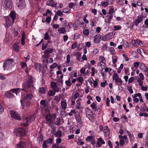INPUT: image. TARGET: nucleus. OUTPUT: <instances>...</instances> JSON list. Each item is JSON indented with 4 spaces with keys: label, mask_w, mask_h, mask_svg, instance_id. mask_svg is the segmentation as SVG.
Listing matches in <instances>:
<instances>
[{
    "label": "nucleus",
    "mask_w": 148,
    "mask_h": 148,
    "mask_svg": "<svg viewBox=\"0 0 148 148\" xmlns=\"http://www.w3.org/2000/svg\"><path fill=\"white\" fill-rule=\"evenodd\" d=\"M93 137L92 136H89L87 137L86 139V140L88 142L90 141L92 139Z\"/></svg>",
    "instance_id": "obj_52"
},
{
    "label": "nucleus",
    "mask_w": 148,
    "mask_h": 148,
    "mask_svg": "<svg viewBox=\"0 0 148 148\" xmlns=\"http://www.w3.org/2000/svg\"><path fill=\"white\" fill-rule=\"evenodd\" d=\"M48 94L50 96H53L55 95V92L52 90H50L48 92Z\"/></svg>",
    "instance_id": "obj_43"
},
{
    "label": "nucleus",
    "mask_w": 148,
    "mask_h": 148,
    "mask_svg": "<svg viewBox=\"0 0 148 148\" xmlns=\"http://www.w3.org/2000/svg\"><path fill=\"white\" fill-rule=\"evenodd\" d=\"M108 4V3L107 2H101V5L103 7H106Z\"/></svg>",
    "instance_id": "obj_47"
},
{
    "label": "nucleus",
    "mask_w": 148,
    "mask_h": 148,
    "mask_svg": "<svg viewBox=\"0 0 148 148\" xmlns=\"http://www.w3.org/2000/svg\"><path fill=\"white\" fill-rule=\"evenodd\" d=\"M143 17L142 16H138L137 17V18L136 19V20L137 21H138L140 23L142 22L143 20Z\"/></svg>",
    "instance_id": "obj_44"
},
{
    "label": "nucleus",
    "mask_w": 148,
    "mask_h": 148,
    "mask_svg": "<svg viewBox=\"0 0 148 148\" xmlns=\"http://www.w3.org/2000/svg\"><path fill=\"white\" fill-rule=\"evenodd\" d=\"M40 104L44 107H45L46 106V101L44 100H41L40 101Z\"/></svg>",
    "instance_id": "obj_36"
},
{
    "label": "nucleus",
    "mask_w": 148,
    "mask_h": 148,
    "mask_svg": "<svg viewBox=\"0 0 148 148\" xmlns=\"http://www.w3.org/2000/svg\"><path fill=\"white\" fill-rule=\"evenodd\" d=\"M80 35L79 34H78V33H75L74 34V39H78V38H79V37H80Z\"/></svg>",
    "instance_id": "obj_49"
},
{
    "label": "nucleus",
    "mask_w": 148,
    "mask_h": 148,
    "mask_svg": "<svg viewBox=\"0 0 148 148\" xmlns=\"http://www.w3.org/2000/svg\"><path fill=\"white\" fill-rule=\"evenodd\" d=\"M50 38L48 33L47 32H46L45 34L44 39L46 40H48Z\"/></svg>",
    "instance_id": "obj_40"
},
{
    "label": "nucleus",
    "mask_w": 148,
    "mask_h": 148,
    "mask_svg": "<svg viewBox=\"0 0 148 148\" xmlns=\"http://www.w3.org/2000/svg\"><path fill=\"white\" fill-rule=\"evenodd\" d=\"M39 92L41 94H44L46 92V90L45 88L42 87L39 88L38 90Z\"/></svg>",
    "instance_id": "obj_27"
},
{
    "label": "nucleus",
    "mask_w": 148,
    "mask_h": 148,
    "mask_svg": "<svg viewBox=\"0 0 148 148\" xmlns=\"http://www.w3.org/2000/svg\"><path fill=\"white\" fill-rule=\"evenodd\" d=\"M106 17H107L108 21L110 22L113 18V16L112 15H108L106 16Z\"/></svg>",
    "instance_id": "obj_41"
},
{
    "label": "nucleus",
    "mask_w": 148,
    "mask_h": 148,
    "mask_svg": "<svg viewBox=\"0 0 148 148\" xmlns=\"http://www.w3.org/2000/svg\"><path fill=\"white\" fill-rule=\"evenodd\" d=\"M21 65L22 68L27 67L26 64L25 62H21Z\"/></svg>",
    "instance_id": "obj_55"
},
{
    "label": "nucleus",
    "mask_w": 148,
    "mask_h": 148,
    "mask_svg": "<svg viewBox=\"0 0 148 148\" xmlns=\"http://www.w3.org/2000/svg\"><path fill=\"white\" fill-rule=\"evenodd\" d=\"M57 66V64L56 63H54L50 66V68L51 69H54Z\"/></svg>",
    "instance_id": "obj_54"
},
{
    "label": "nucleus",
    "mask_w": 148,
    "mask_h": 148,
    "mask_svg": "<svg viewBox=\"0 0 148 148\" xmlns=\"http://www.w3.org/2000/svg\"><path fill=\"white\" fill-rule=\"evenodd\" d=\"M10 114L11 117L16 120H20L21 119L20 116L17 112L14 111H10Z\"/></svg>",
    "instance_id": "obj_8"
},
{
    "label": "nucleus",
    "mask_w": 148,
    "mask_h": 148,
    "mask_svg": "<svg viewBox=\"0 0 148 148\" xmlns=\"http://www.w3.org/2000/svg\"><path fill=\"white\" fill-rule=\"evenodd\" d=\"M140 69L142 71L144 72H146L148 70V68L147 66H146L144 64L141 63L140 65Z\"/></svg>",
    "instance_id": "obj_18"
},
{
    "label": "nucleus",
    "mask_w": 148,
    "mask_h": 148,
    "mask_svg": "<svg viewBox=\"0 0 148 148\" xmlns=\"http://www.w3.org/2000/svg\"><path fill=\"white\" fill-rule=\"evenodd\" d=\"M14 133L17 136L20 137L25 136L26 134L25 130L22 128L15 129L14 130Z\"/></svg>",
    "instance_id": "obj_3"
},
{
    "label": "nucleus",
    "mask_w": 148,
    "mask_h": 148,
    "mask_svg": "<svg viewBox=\"0 0 148 148\" xmlns=\"http://www.w3.org/2000/svg\"><path fill=\"white\" fill-rule=\"evenodd\" d=\"M61 123L60 119L59 118H57L55 123V124L57 125H60Z\"/></svg>",
    "instance_id": "obj_45"
},
{
    "label": "nucleus",
    "mask_w": 148,
    "mask_h": 148,
    "mask_svg": "<svg viewBox=\"0 0 148 148\" xmlns=\"http://www.w3.org/2000/svg\"><path fill=\"white\" fill-rule=\"evenodd\" d=\"M51 118L52 116L50 114H47L45 116V119L48 123H50L51 122Z\"/></svg>",
    "instance_id": "obj_25"
},
{
    "label": "nucleus",
    "mask_w": 148,
    "mask_h": 148,
    "mask_svg": "<svg viewBox=\"0 0 148 148\" xmlns=\"http://www.w3.org/2000/svg\"><path fill=\"white\" fill-rule=\"evenodd\" d=\"M47 4L48 5L52 7H56L57 4L55 3L53 0H49L47 1Z\"/></svg>",
    "instance_id": "obj_19"
},
{
    "label": "nucleus",
    "mask_w": 148,
    "mask_h": 148,
    "mask_svg": "<svg viewBox=\"0 0 148 148\" xmlns=\"http://www.w3.org/2000/svg\"><path fill=\"white\" fill-rule=\"evenodd\" d=\"M6 20V25L8 27H9L11 25V21L10 19V17L8 16L5 17Z\"/></svg>",
    "instance_id": "obj_22"
},
{
    "label": "nucleus",
    "mask_w": 148,
    "mask_h": 148,
    "mask_svg": "<svg viewBox=\"0 0 148 148\" xmlns=\"http://www.w3.org/2000/svg\"><path fill=\"white\" fill-rule=\"evenodd\" d=\"M35 118L33 117L32 116L26 118L24 120V123L23 124V126H25L28 125Z\"/></svg>",
    "instance_id": "obj_11"
},
{
    "label": "nucleus",
    "mask_w": 148,
    "mask_h": 148,
    "mask_svg": "<svg viewBox=\"0 0 148 148\" xmlns=\"http://www.w3.org/2000/svg\"><path fill=\"white\" fill-rule=\"evenodd\" d=\"M91 107L93 109H96V105L94 103H92L91 105Z\"/></svg>",
    "instance_id": "obj_58"
},
{
    "label": "nucleus",
    "mask_w": 148,
    "mask_h": 148,
    "mask_svg": "<svg viewBox=\"0 0 148 148\" xmlns=\"http://www.w3.org/2000/svg\"><path fill=\"white\" fill-rule=\"evenodd\" d=\"M132 45L135 47L139 45H141L142 42L139 40L137 39L136 40H132Z\"/></svg>",
    "instance_id": "obj_15"
},
{
    "label": "nucleus",
    "mask_w": 148,
    "mask_h": 148,
    "mask_svg": "<svg viewBox=\"0 0 148 148\" xmlns=\"http://www.w3.org/2000/svg\"><path fill=\"white\" fill-rule=\"evenodd\" d=\"M22 38L21 43L22 45H23L25 44V34L23 33L22 35Z\"/></svg>",
    "instance_id": "obj_34"
},
{
    "label": "nucleus",
    "mask_w": 148,
    "mask_h": 148,
    "mask_svg": "<svg viewBox=\"0 0 148 148\" xmlns=\"http://www.w3.org/2000/svg\"><path fill=\"white\" fill-rule=\"evenodd\" d=\"M112 79L114 80V83L116 85H117L119 86H121L123 83L121 79L119 78L116 73H114L112 75Z\"/></svg>",
    "instance_id": "obj_6"
},
{
    "label": "nucleus",
    "mask_w": 148,
    "mask_h": 148,
    "mask_svg": "<svg viewBox=\"0 0 148 148\" xmlns=\"http://www.w3.org/2000/svg\"><path fill=\"white\" fill-rule=\"evenodd\" d=\"M51 21V18L49 16L47 17L45 19L46 22L48 23H50Z\"/></svg>",
    "instance_id": "obj_62"
},
{
    "label": "nucleus",
    "mask_w": 148,
    "mask_h": 148,
    "mask_svg": "<svg viewBox=\"0 0 148 148\" xmlns=\"http://www.w3.org/2000/svg\"><path fill=\"white\" fill-rule=\"evenodd\" d=\"M107 84V81L105 80L104 82H103L101 83V87H104L106 84Z\"/></svg>",
    "instance_id": "obj_56"
},
{
    "label": "nucleus",
    "mask_w": 148,
    "mask_h": 148,
    "mask_svg": "<svg viewBox=\"0 0 148 148\" xmlns=\"http://www.w3.org/2000/svg\"><path fill=\"white\" fill-rule=\"evenodd\" d=\"M34 82V78L31 76L29 77L28 80L25 81L23 85V88L22 89V90L25 91H30L31 92L33 91V89L29 90V89H32L33 87V83Z\"/></svg>",
    "instance_id": "obj_1"
},
{
    "label": "nucleus",
    "mask_w": 148,
    "mask_h": 148,
    "mask_svg": "<svg viewBox=\"0 0 148 148\" xmlns=\"http://www.w3.org/2000/svg\"><path fill=\"white\" fill-rule=\"evenodd\" d=\"M14 50L16 52H18L20 49V47L17 44H14L13 46Z\"/></svg>",
    "instance_id": "obj_26"
},
{
    "label": "nucleus",
    "mask_w": 148,
    "mask_h": 148,
    "mask_svg": "<svg viewBox=\"0 0 148 148\" xmlns=\"http://www.w3.org/2000/svg\"><path fill=\"white\" fill-rule=\"evenodd\" d=\"M56 14H57L59 16H61L63 14V13L61 10H58L57 11Z\"/></svg>",
    "instance_id": "obj_57"
},
{
    "label": "nucleus",
    "mask_w": 148,
    "mask_h": 148,
    "mask_svg": "<svg viewBox=\"0 0 148 148\" xmlns=\"http://www.w3.org/2000/svg\"><path fill=\"white\" fill-rule=\"evenodd\" d=\"M47 143L46 141H44L42 145V147L43 148H47V146L46 144Z\"/></svg>",
    "instance_id": "obj_64"
},
{
    "label": "nucleus",
    "mask_w": 148,
    "mask_h": 148,
    "mask_svg": "<svg viewBox=\"0 0 148 148\" xmlns=\"http://www.w3.org/2000/svg\"><path fill=\"white\" fill-rule=\"evenodd\" d=\"M139 116H145V117H148V114L146 113H140L139 114Z\"/></svg>",
    "instance_id": "obj_63"
},
{
    "label": "nucleus",
    "mask_w": 148,
    "mask_h": 148,
    "mask_svg": "<svg viewBox=\"0 0 148 148\" xmlns=\"http://www.w3.org/2000/svg\"><path fill=\"white\" fill-rule=\"evenodd\" d=\"M61 105L63 110H65L66 109L67 103L66 101H62L61 102Z\"/></svg>",
    "instance_id": "obj_23"
},
{
    "label": "nucleus",
    "mask_w": 148,
    "mask_h": 148,
    "mask_svg": "<svg viewBox=\"0 0 148 148\" xmlns=\"http://www.w3.org/2000/svg\"><path fill=\"white\" fill-rule=\"evenodd\" d=\"M85 112L86 115H91L92 114V111L88 108H85Z\"/></svg>",
    "instance_id": "obj_30"
},
{
    "label": "nucleus",
    "mask_w": 148,
    "mask_h": 148,
    "mask_svg": "<svg viewBox=\"0 0 148 148\" xmlns=\"http://www.w3.org/2000/svg\"><path fill=\"white\" fill-rule=\"evenodd\" d=\"M89 30L88 29H84L83 31V34L86 36H87L89 34Z\"/></svg>",
    "instance_id": "obj_37"
},
{
    "label": "nucleus",
    "mask_w": 148,
    "mask_h": 148,
    "mask_svg": "<svg viewBox=\"0 0 148 148\" xmlns=\"http://www.w3.org/2000/svg\"><path fill=\"white\" fill-rule=\"evenodd\" d=\"M136 4L139 6L142 5V3L140 0H137L136 2Z\"/></svg>",
    "instance_id": "obj_51"
},
{
    "label": "nucleus",
    "mask_w": 148,
    "mask_h": 148,
    "mask_svg": "<svg viewBox=\"0 0 148 148\" xmlns=\"http://www.w3.org/2000/svg\"><path fill=\"white\" fill-rule=\"evenodd\" d=\"M33 95L32 94H28L23 97V100L24 101H28L31 99Z\"/></svg>",
    "instance_id": "obj_17"
},
{
    "label": "nucleus",
    "mask_w": 148,
    "mask_h": 148,
    "mask_svg": "<svg viewBox=\"0 0 148 148\" xmlns=\"http://www.w3.org/2000/svg\"><path fill=\"white\" fill-rule=\"evenodd\" d=\"M53 49L51 48H49L45 50L44 53H48L49 54L50 53H51L53 52Z\"/></svg>",
    "instance_id": "obj_33"
},
{
    "label": "nucleus",
    "mask_w": 148,
    "mask_h": 148,
    "mask_svg": "<svg viewBox=\"0 0 148 148\" xmlns=\"http://www.w3.org/2000/svg\"><path fill=\"white\" fill-rule=\"evenodd\" d=\"M20 92V89L19 88H16L13 89L9 91H8L5 92V95L8 98H13L14 97V95L11 93V92L15 93L16 95L18 92Z\"/></svg>",
    "instance_id": "obj_4"
},
{
    "label": "nucleus",
    "mask_w": 148,
    "mask_h": 148,
    "mask_svg": "<svg viewBox=\"0 0 148 148\" xmlns=\"http://www.w3.org/2000/svg\"><path fill=\"white\" fill-rule=\"evenodd\" d=\"M105 143V142L103 140L102 138L100 137L98 138L97 144L99 147H101L102 144H104Z\"/></svg>",
    "instance_id": "obj_21"
},
{
    "label": "nucleus",
    "mask_w": 148,
    "mask_h": 148,
    "mask_svg": "<svg viewBox=\"0 0 148 148\" xmlns=\"http://www.w3.org/2000/svg\"><path fill=\"white\" fill-rule=\"evenodd\" d=\"M137 81L140 86H143V81H142V80L140 79L139 78H138L137 79Z\"/></svg>",
    "instance_id": "obj_53"
},
{
    "label": "nucleus",
    "mask_w": 148,
    "mask_h": 148,
    "mask_svg": "<svg viewBox=\"0 0 148 148\" xmlns=\"http://www.w3.org/2000/svg\"><path fill=\"white\" fill-rule=\"evenodd\" d=\"M2 6L6 9H11L12 6L11 0H3L2 2Z\"/></svg>",
    "instance_id": "obj_5"
},
{
    "label": "nucleus",
    "mask_w": 148,
    "mask_h": 148,
    "mask_svg": "<svg viewBox=\"0 0 148 148\" xmlns=\"http://www.w3.org/2000/svg\"><path fill=\"white\" fill-rule=\"evenodd\" d=\"M123 64H121L120 67L118 68L117 71V72L118 73H120L121 70L123 69Z\"/></svg>",
    "instance_id": "obj_46"
},
{
    "label": "nucleus",
    "mask_w": 148,
    "mask_h": 148,
    "mask_svg": "<svg viewBox=\"0 0 148 148\" xmlns=\"http://www.w3.org/2000/svg\"><path fill=\"white\" fill-rule=\"evenodd\" d=\"M54 100L56 101L58 103L60 102V97L58 96H56L54 97Z\"/></svg>",
    "instance_id": "obj_39"
},
{
    "label": "nucleus",
    "mask_w": 148,
    "mask_h": 148,
    "mask_svg": "<svg viewBox=\"0 0 148 148\" xmlns=\"http://www.w3.org/2000/svg\"><path fill=\"white\" fill-rule=\"evenodd\" d=\"M70 11V9L69 10L68 8H64L62 10V12L64 13H68Z\"/></svg>",
    "instance_id": "obj_61"
},
{
    "label": "nucleus",
    "mask_w": 148,
    "mask_h": 148,
    "mask_svg": "<svg viewBox=\"0 0 148 148\" xmlns=\"http://www.w3.org/2000/svg\"><path fill=\"white\" fill-rule=\"evenodd\" d=\"M65 82L66 85L68 87H70L71 85L72 84L69 79L68 80L66 81Z\"/></svg>",
    "instance_id": "obj_42"
},
{
    "label": "nucleus",
    "mask_w": 148,
    "mask_h": 148,
    "mask_svg": "<svg viewBox=\"0 0 148 148\" xmlns=\"http://www.w3.org/2000/svg\"><path fill=\"white\" fill-rule=\"evenodd\" d=\"M99 60L100 62L104 64H106V60L105 58L102 56H100L99 57Z\"/></svg>",
    "instance_id": "obj_29"
},
{
    "label": "nucleus",
    "mask_w": 148,
    "mask_h": 148,
    "mask_svg": "<svg viewBox=\"0 0 148 148\" xmlns=\"http://www.w3.org/2000/svg\"><path fill=\"white\" fill-rule=\"evenodd\" d=\"M81 99H78L76 101L77 104L76 105V108L78 109H80L82 108V107L80 105V103L79 102V100H81Z\"/></svg>",
    "instance_id": "obj_28"
},
{
    "label": "nucleus",
    "mask_w": 148,
    "mask_h": 148,
    "mask_svg": "<svg viewBox=\"0 0 148 148\" xmlns=\"http://www.w3.org/2000/svg\"><path fill=\"white\" fill-rule=\"evenodd\" d=\"M24 101L23 100H21V103L22 105V108L23 109L25 108H28L29 107L30 103L29 101Z\"/></svg>",
    "instance_id": "obj_12"
},
{
    "label": "nucleus",
    "mask_w": 148,
    "mask_h": 148,
    "mask_svg": "<svg viewBox=\"0 0 148 148\" xmlns=\"http://www.w3.org/2000/svg\"><path fill=\"white\" fill-rule=\"evenodd\" d=\"M44 53L45 54L42 56V61L44 62L47 67V64L49 62L48 58L50 56V55L47 53Z\"/></svg>",
    "instance_id": "obj_9"
},
{
    "label": "nucleus",
    "mask_w": 148,
    "mask_h": 148,
    "mask_svg": "<svg viewBox=\"0 0 148 148\" xmlns=\"http://www.w3.org/2000/svg\"><path fill=\"white\" fill-rule=\"evenodd\" d=\"M127 132L128 135L131 141H133L134 140V136L133 135H132L128 131H127Z\"/></svg>",
    "instance_id": "obj_32"
},
{
    "label": "nucleus",
    "mask_w": 148,
    "mask_h": 148,
    "mask_svg": "<svg viewBox=\"0 0 148 148\" xmlns=\"http://www.w3.org/2000/svg\"><path fill=\"white\" fill-rule=\"evenodd\" d=\"M81 56V54L80 53H78L76 56V59L78 61H80V58Z\"/></svg>",
    "instance_id": "obj_50"
},
{
    "label": "nucleus",
    "mask_w": 148,
    "mask_h": 148,
    "mask_svg": "<svg viewBox=\"0 0 148 148\" xmlns=\"http://www.w3.org/2000/svg\"><path fill=\"white\" fill-rule=\"evenodd\" d=\"M79 94L78 92L76 93L73 96V98L75 99H76L79 97Z\"/></svg>",
    "instance_id": "obj_59"
},
{
    "label": "nucleus",
    "mask_w": 148,
    "mask_h": 148,
    "mask_svg": "<svg viewBox=\"0 0 148 148\" xmlns=\"http://www.w3.org/2000/svg\"><path fill=\"white\" fill-rule=\"evenodd\" d=\"M62 135V133L60 131L58 130L56 134V137H58L59 138L61 137Z\"/></svg>",
    "instance_id": "obj_38"
},
{
    "label": "nucleus",
    "mask_w": 148,
    "mask_h": 148,
    "mask_svg": "<svg viewBox=\"0 0 148 148\" xmlns=\"http://www.w3.org/2000/svg\"><path fill=\"white\" fill-rule=\"evenodd\" d=\"M75 118L77 121L79 123H80L81 121V117L79 113L78 112L76 113L75 116Z\"/></svg>",
    "instance_id": "obj_24"
},
{
    "label": "nucleus",
    "mask_w": 148,
    "mask_h": 148,
    "mask_svg": "<svg viewBox=\"0 0 148 148\" xmlns=\"http://www.w3.org/2000/svg\"><path fill=\"white\" fill-rule=\"evenodd\" d=\"M58 31L59 32L60 34L64 33L66 32L65 29L63 27L59 28Z\"/></svg>",
    "instance_id": "obj_35"
},
{
    "label": "nucleus",
    "mask_w": 148,
    "mask_h": 148,
    "mask_svg": "<svg viewBox=\"0 0 148 148\" xmlns=\"http://www.w3.org/2000/svg\"><path fill=\"white\" fill-rule=\"evenodd\" d=\"M10 17L12 19V23H13L15 19L16 18V14L15 12L12 11L10 14Z\"/></svg>",
    "instance_id": "obj_20"
},
{
    "label": "nucleus",
    "mask_w": 148,
    "mask_h": 148,
    "mask_svg": "<svg viewBox=\"0 0 148 148\" xmlns=\"http://www.w3.org/2000/svg\"><path fill=\"white\" fill-rule=\"evenodd\" d=\"M28 144L25 141H20L16 145L17 148H27L28 147Z\"/></svg>",
    "instance_id": "obj_10"
},
{
    "label": "nucleus",
    "mask_w": 148,
    "mask_h": 148,
    "mask_svg": "<svg viewBox=\"0 0 148 148\" xmlns=\"http://www.w3.org/2000/svg\"><path fill=\"white\" fill-rule=\"evenodd\" d=\"M121 28V26L115 25L114 26V30H117L120 29Z\"/></svg>",
    "instance_id": "obj_48"
},
{
    "label": "nucleus",
    "mask_w": 148,
    "mask_h": 148,
    "mask_svg": "<svg viewBox=\"0 0 148 148\" xmlns=\"http://www.w3.org/2000/svg\"><path fill=\"white\" fill-rule=\"evenodd\" d=\"M16 5L20 9H22L25 8V3L24 0H17Z\"/></svg>",
    "instance_id": "obj_7"
},
{
    "label": "nucleus",
    "mask_w": 148,
    "mask_h": 148,
    "mask_svg": "<svg viewBox=\"0 0 148 148\" xmlns=\"http://www.w3.org/2000/svg\"><path fill=\"white\" fill-rule=\"evenodd\" d=\"M101 36L100 34H98L94 36V42L95 43L99 42L100 40Z\"/></svg>",
    "instance_id": "obj_16"
},
{
    "label": "nucleus",
    "mask_w": 148,
    "mask_h": 148,
    "mask_svg": "<svg viewBox=\"0 0 148 148\" xmlns=\"http://www.w3.org/2000/svg\"><path fill=\"white\" fill-rule=\"evenodd\" d=\"M125 141L123 139H121L119 142L120 145L121 146H123L125 144Z\"/></svg>",
    "instance_id": "obj_60"
},
{
    "label": "nucleus",
    "mask_w": 148,
    "mask_h": 148,
    "mask_svg": "<svg viewBox=\"0 0 148 148\" xmlns=\"http://www.w3.org/2000/svg\"><path fill=\"white\" fill-rule=\"evenodd\" d=\"M103 132L106 134L107 135L109 133V130L108 127H104L103 128Z\"/></svg>",
    "instance_id": "obj_31"
},
{
    "label": "nucleus",
    "mask_w": 148,
    "mask_h": 148,
    "mask_svg": "<svg viewBox=\"0 0 148 148\" xmlns=\"http://www.w3.org/2000/svg\"><path fill=\"white\" fill-rule=\"evenodd\" d=\"M15 63L12 59L9 58L6 60L3 65L4 70H8L11 69L14 66Z\"/></svg>",
    "instance_id": "obj_2"
},
{
    "label": "nucleus",
    "mask_w": 148,
    "mask_h": 148,
    "mask_svg": "<svg viewBox=\"0 0 148 148\" xmlns=\"http://www.w3.org/2000/svg\"><path fill=\"white\" fill-rule=\"evenodd\" d=\"M112 33L110 32L103 36L102 38V40L105 41H108L112 39Z\"/></svg>",
    "instance_id": "obj_13"
},
{
    "label": "nucleus",
    "mask_w": 148,
    "mask_h": 148,
    "mask_svg": "<svg viewBox=\"0 0 148 148\" xmlns=\"http://www.w3.org/2000/svg\"><path fill=\"white\" fill-rule=\"evenodd\" d=\"M51 86L52 89L56 92H58L60 91V89L57 86L56 83L54 82H52L51 83Z\"/></svg>",
    "instance_id": "obj_14"
}]
</instances>
